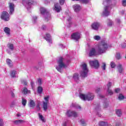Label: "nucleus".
Listing matches in <instances>:
<instances>
[{
    "label": "nucleus",
    "mask_w": 126,
    "mask_h": 126,
    "mask_svg": "<svg viewBox=\"0 0 126 126\" xmlns=\"http://www.w3.org/2000/svg\"><path fill=\"white\" fill-rule=\"evenodd\" d=\"M57 63L58 66H56V69H57L58 71L59 72H62V69L64 68L67 67L68 64L65 63V60L64 58L63 57H60L57 61Z\"/></svg>",
    "instance_id": "nucleus-1"
},
{
    "label": "nucleus",
    "mask_w": 126,
    "mask_h": 126,
    "mask_svg": "<svg viewBox=\"0 0 126 126\" xmlns=\"http://www.w3.org/2000/svg\"><path fill=\"white\" fill-rule=\"evenodd\" d=\"M108 49V45L104 41H101L97 45L96 51L99 55L105 54Z\"/></svg>",
    "instance_id": "nucleus-2"
},
{
    "label": "nucleus",
    "mask_w": 126,
    "mask_h": 126,
    "mask_svg": "<svg viewBox=\"0 0 126 126\" xmlns=\"http://www.w3.org/2000/svg\"><path fill=\"white\" fill-rule=\"evenodd\" d=\"M110 0H103V4L107 5L104 7V10L102 12V16H109L110 15V12L111 9H112V6L110 5Z\"/></svg>",
    "instance_id": "nucleus-3"
},
{
    "label": "nucleus",
    "mask_w": 126,
    "mask_h": 126,
    "mask_svg": "<svg viewBox=\"0 0 126 126\" xmlns=\"http://www.w3.org/2000/svg\"><path fill=\"white\" fill-rule=\"evenodd\" d=\"M41 14L44 17L45 21H49L51 20V14L47 9L44 7H41L40 9Z\"/></svg>",
    "instance_id": "nucleus-4"
},
{
    "label": "nucleus",
    "mask_w": 126,
    "mask_h": 126,
    "mask_svg": "<svg viewBox=\"0 0 126 126\" xmlns=\"http://www.w3.org/2000/svg\"><path fill=\"white\" fill-rule=\"evenodd\" d=\"M80 98L84 101H92L94 99V94L91 93H88L86 94H80Z\"/></svg>",
    "instance_id": "nucleus-5"
},
{
    "label": "nucleus",
    "mask_w": 126,
    "mask_h": 126,
    "mask_svg": "<svg viewBox=\"0 0 126 126\" xmlns=\"http://www.w3.org/2000/svg\"><path fill=\"white\" fill-rule=\"evenodd\" d=\"M82 67V71L80 72L81 76L85 78V77H87L88 75V68H87V65L86 63H83L81 65Z\"/></svg>",
    "instance_id": "nucleus-6"
},
{
    "label": "nucleus",
    "mask_w": 126,
    "mask_h": 126,
    "mask_svg": "<svg viewBox=\"0 0 126 126\" xmlns=\"http://www.w3.org/2000/svg\"><path fill=\"white\" fill-rule=\"evenodd\" d=\"M50 98V96L47 95L46 97H44V100L45 101H43V108L44 111L46 112L48 110V102H49V99Z\"/></svg>",
    "instance_id": "nucleus-7"
},
{
    "label": "nucleus",
    "mask_w": 126,
    "mask_h": 126,
    "mask_svg": "<svg viewBox=\"0 0 126 126\" xmlns=\"http://www.w3.org/2000/svg\"><path fill=\"white\" fill-rule=\"evenodd\" d=\"M36 3L35 0H28L26 1V7L27 9H29L32 5H33Z\"/></svg>",
    "instance_id": "nucleus-8"
},
{
    "label": "nucleus",
    "mask_w": 126,
    "mask_h": 126,
    "mask_svg": "<svg viewBox=\"0 0 126 126\" xmlns=\"http://www.w3.org/2000/svg\"><path fill=\"white\" fill-rule=\"evenodd\" d=\"M1 19L5 21H8L9 20V15L6 11H3L1 15Z\"/></svg>",
    "instance_id": "nucleus-9"
},
{
    "label": "nucleus",
    "mask_w": 126,
    "mask_h": 126,
    "mask_svg": "<svg viewBox=\"0 0 126 126\" xmlns=\"http://www.w3.org/2000/svg\"><path fill=\"white\" fill-rule=\"evenodd\" d=\"M66 115L67 117H74V118H76V117H77V113L71 110L67 111Z\"/></svg>",
    "instance_id": "nucleus-10"
},
{
    "label": "nucleus",
    "mask_w": 126,
    "mask_h": 126,
    "mask_svg": "<svg viewBox=\"0 0 126 126\" xmlns=\"http://www.w3.org/2000/svg\"><path fill=\"white\" fill-rule=\"evenodd\" d=\"M71 37L73 40L78 41L80 39V33L78 32H74L71 34Z\"/></svg>",
    "instance_id": "nucleus-11"
},
{
    "label": "nucleus",
    "mask_w": 126,
    "mask_h": 126,
    "mask_svg": "<svg viewBox=\"0 0 126 126\" xmlns=\"http://www.w3.org/2000/svg\"><path fill=\"white\" fill-rule=\"evenodd\" d=\"M90 64L94 68H98L99 66V62L97 60L90 61Z\"/></svg>",
    "instance_id": "nucleus-12"
},
{
    "label": "nucleus",
    "mask_w": 126,
    "mask_h": 126,
    "mask_svg": "<svg viewBox=\"0 0 126 126\" xmlns=\"http://www.w3.org/2000/svg\"><path fill=\"white\" fill-rule=\"evenodd\" d=\"M9 14H10V15L13 14V12H14V4H13V3H9Z\"/></svg>",
    "instance_id": "nucleus-13"
},
{
    "label": "nucleus",
    "mask_w": 126,
    "mask_h": 126,
    "mask_svg": "<svg viewBox=\"0 0 126 126\" xmlns=\"http://www.w3.org/2000/svg\"><path fill=\"white\" fill-rule=\"evenodd\" d=\"M44 39L48 42L49 44H52L53 43L52 41V36L50 34L46 33L44 36Z\"/></svg>",
    "instance_id": "nucleus-14"
},
{
    "label": "nucleus",
    "mask_w": 126,
    "mask_h": 126,
    "mask_svg": "<svg viewBox=\"0 0 126 126\" xmlns=\"http://www.w3.org/2000/svg\"><path fill=\"white\" fill-rule=\"evenodd\" d=\"M54 9L57 12H60V11L62 10V7L61 6V5H60V4H59V3H56L54 4Z\"/></svg>",
    "instance_id": "nucleus-15"
},
{
    "label": "nucleus",
    "mask_w": 126,
    "mask_h": 126,
    "mask_svg": "<svg viewBox=\"0 0 126 126\" xmlns=\"http://www.w3.org/2000/svg\"><path fill=\"white\" fill-rule=\"evenodd\" d=\"M73 8L75 12H78L81 9V6L79 4H74L73 5Z\"/></svg>",
    "instance_id": "nucleus-16"
},
{
    "label": "nucleus",
    "mask_w": 126,
    "mask_h": 126,
    "mask_svg": "<svg viewBox=\"0 0 126 126\" xmlns=\"http://www.w3.org/2000/svg\"><path fill=\"white\" fill-rule=\"evenodd\" d=\"M100 27V24L99 23H94L92 25V28L94 30H98Z\"/></svg>",
    "instance_id": "nucleus-17"
},
{
    "label": "nucleus",
    "mask_w": 126,
    "mask_h": 126,
    "mask_svg": "<svg viewBox=\"0 0 126 126\" xmlns=\"http://www.w3.org/2000/svg\"><path fill=\"white\" fill-rule=\"evenodd\" d=\"M4 32L5 33L7 37H9V36H10V29H9V28L5 27L4 29Z\"/></svg>",
    "instance_id": "nucleus-18"
},
{
    "label": "nucleus",
    "mask_w": 126,
    "mask_h": 126,
    "mask_svg": "<svg viewBox=\"0 0 126 126\" xmlns=\"http://www.w3.org/2000/svg\"><path fill=\"white\" fill-rule=\"evenodd\" d=\"M117 69L119 73H123V71H124V68H123V66L122 64L119 63L117 65Z\"/></svg>",
    "instance_id": "nucleus-19"
},
{
    "label": "nucleus",
    "mask_w": 126,
    "mask_h": 126,
    "mask_svg": "<svg viewBox=\"0 0 126 126\" xmlns=\"http://www.w3.org/2000/svg\"><path fill=\"white\" fill-rule=\"evenodd\" d=\"M96 55V50L94 48H92L89 53L90 57H92V56H95Z\"/></svg>",
    "instance_id": "nucleus-20"
},
{
    "label": "nucleus",
    "mask_w": 126,
    "mask_h": 126,
    "mask_svg": "<svg viewBox=\"0 0 126 126\" xmlns=\"http://www.w3.org/2000/svg\"><path fill=\"white\" fill-rule=\"evenodd\" d=\"M71 108H75V109L81 110V107L79 106L78 104L76 103H72V105L70 106Z\"/></svg>",
    "instance_id": "nucleus-21"
},
{
    "label": "nucleus",
    "mask_w": 126,
    "mask_h": 126,
    "mask_svg": "<svg viewBox=\"0 0 126 126\" xmlns=\"http://www.w3.org/2000/svg\"><path fill=\"white\" fill-rule=\"evenodd\" d=\"M16 74H17V71H16L12 70L10 71V76L11 77H13V78L16 77Z\"/></svg>",
    "instance_id": "nucleus-22"
},
{
    "label": "nucleus",
    "mask_w": 126,
    "mask_h": 126,
    "mask_svg": "<svg viewBox=\"0 0 126 126\" xmlns=\"http://www.w3.org/2000/svg\"><path fill=\"white\" fill-rule=\"evenodd\" d=\"M107 24L108 27H112L113 25H114V22H113V21L110 19H108L107 20Z\"/></svg>",
    "instance_id": "nucleus-23"
},
{
    "label": "nucleus",
    "mask_w": 126,
    "mask_h": 126,
    "mask_svg": "<svg viewBox=\"0 0 126 126\" xmlns=\"http://www.w3.org/2000/svg\"><path fill=\"white\" fill-rule=\"evenodd\" d=\"M23 89V93H24L25 95H26L27 94H30L31 93L30 90H28L26 88H24Z\"/></svg>",
    "instance_id": "nucleus-24"
},
{
    "label": "nucleus",
    "mask_w": 126,
    "mask_h": 126,
    "mask_svg": "<svg viewBox=\"0 0 126 126\" xmlns=\"http://www.w3.org/2000/svg\"><path fill=\"white\" fill-rule=\"evenodd\" d=\"M73 79L77 82V81L79 80V75L78 74L75 73L73 76Z\"/></svg>",
    "instance_id": "nucleus-25"
},
{
    "label": "nucleus",
    "mask_w": 126,
    "mask_h": 126,
    "mask_svg": "<svg viewBox=\"0 0 126 126\" xmlns=\"http://www.w3.org/2000/svg\"><path fill=\"white\" fill-rule=\"evenodd\" d=\"M38 117L39 120H40V121H41L43 123H45V122H46L44 116H43V115H42L40 113H38Z\"/></svg>",
    "instance_id": "nucleus-26"
},
{
    "label": "nucleus",
    "mask_w": 126,
    "mask_h": 126,
    "mask_svg": "<svg viewBox=\"0 0 126 126\" xmlns=\"http://www.w3.org/2000/svg\"><path fill=\"white\" fill-rule=\"evenodd\" d=\"M24 121L23 120H17L13 122L15 125H20V124H22V123H24Z\"/></svg>",
    "instance_id": "nucleus-27"
},
{
    "label": "nucleus",
    "mask_w": 126,
    "mask_h": 126,
    "mask_svg": "<svg viewBox=\"0 0 126 126\" xmlns=\"http://www.w3.org/2000/svg\"><path fill=\"white\" fill-rule=\"evenodd\" d=\"M29 106L31 108H34L35 107V102L32 100H31L29 103Z\"/></svg>",
    "instance_id": "nucleus-28"
},
{
    "label": "nucleus",
    "mask_w": 126,
    "mask_h": 126,
    "mask_svg": "<svg viewBox=\"0 0 126 126\" xmlns=\"http://www.w3.org/2000/svg\"><path fill=\"white\" fill-rule=\"evenodd\" d=\"M7 64L10 66V67H11L13 64H12V62L10 59H7L6 60Z\"/></svg>",
    "instance_id": "nucleus-29"
},
{
    "label": "nucleus",
    "mask_w": 126,
    "mask_h": 126,
    "mask_svg": "<svg viewBox=\"0 0 126 126\" xmlns=\"http://www.w3.org/2000/svg\"><path fill=\"white\" fill-rule=\"evenodd\" d=\"M7 47L8 49H9L11 51H13L14 49V46H13V44H12L8 43L7 44Z\"/></svg>",
    "instance_id": "nucleus-30"
},
{
    "label": "nucleus",
    "mask_w": 126,
    "mask_h": 126,
    "mask_svg": "<svg viewBox=\"0 0 126 126\" xmlns=\"http://www.w3.org/2000/svg\"><path fill=\"white\" fill-rule=\"evenodd\" d=\"M116 114L118 117H121L123 114V112H122V110L118 109L116 110Z\"/></svg>",
    "instance_id": "nucleus-31"
},
{
    "label": "nucleus",
    "mask_w": 126,
    "mask_h": 126,
    "mask_svg": "<svg viewBox=\"0 0 126 126\" xmlns=\"http://www.w3.org/2000/svg\"><path fill=\"white\" fill-rule=\"evenodd\" d=\"M37 92L38 94H42L43 92V88L41 86H39L37 88Z\"/></svg>",
    "instance_id": "nucleus-32"
},
{
    "label": "nucleus",
    "mask_w": 126,
    "mask_h": 126,
    "mask_svg": "<svg viewBox=\"0 0 126 126\" xmlns=\"http://www.w3.org/2000/svg\"><path fill=\"white\" fill-rule=\"evenodd\" d=\"M76 0V1H80L81 2H83V3H88L89 2V0Z\"/></svg>",
    "instance_id": "nucleus-33"
},
{
    "label": "nucleus",
    "mask_w": 126,
    "mask_h": 126,
    "mask_svg": "<svg viewBox=\"0 0 126 126\" xmlns=\"http://www.w3.org/2000/svg\"><path fill=\"white\" fill-rule=\"evenodd\" d=\"M22 104L24 106H26V104H27V100L24 98H22Z\"/></svg>",
    "instance_id": "nucleus-34"
},
{
    "label": "nucleus",
    "mask_w": 126,
    "mask_h": 126,
    "mask_svg": "<svg viewBox=\"0 0 126 126\" xmlns=\"http://www.w3.org/2000/svg\"><path fill=\"white\" fill-rule=\"evenodd\" d=\"M99 126H108V123L101 122L99 123Z\"/></svg>",
    "instance_id": "nucleus-35"
},
{
    "label": "nucleus",
    "mask_w": 126,
    "mask_h": 126,
    "mask_svg": "<svg viewBox=\"0 0 126 126\" xmlns=\"http://www.w3.org/2000/svg\"><path fill=\"white\" fill-rule=\"evenodd\" d=\"M107 92L109 95H110V96L113 95V94H114V92H113V91H112V90L110 89H107Z\"/></svg>",
    "instance_id": "nucleus-36"
},
{
    "label": "nucleus",
    "mask_w": 126,
    "mask_h": 126,
    "mask_svg": "<svg viewBox=\"0 0 126 126\" xmlns=\"http://www.w3.org/2000/svg\"><path fill=\"white\" fill-rule=\"evenodd\" d=\"M94 40H96V41H99V40H100L101 39V37H100V36L95 35V36H94Z\"/></svg>",
    "instance_id": "nucleus-37"
},
{
    "label": "nucleus",
    "mask_w": 126,
    "mask_h": 126,
    "mask_svg": "<svg viewBox=\"0 0 126 126\" xmlns=\"http://www.w3.org/2000/svg\"><path fill=\"white\" fill-rule=\"evenodd\" d=\"M102 70H106V63H103L102 65L101 66Z\"/></svg>",
    "instance_id": "nucleus-38"
},
{
    "label": "nucleus",
    "mask_w": 126,
    "mask_h": 126,
    "mask_svg": "<svg viewBox=\"0 0 126 126\" xmlns=\"http://www.w3.org/2000/svg\"><path fill=\"white\" fill-rule=\"evenodd\" d=\"M121 54L119 53H116V58L117 60H121Z\"/></svg>",
    "instance_id": "nucleus-39"
},
{
    "label": "nucleus",
    "mask_w": 126,
    "mask_h": 126,
    "mask_svg": "<svg viewBox=\"0 0 126 126\" xmlns=\"http://www.w3.org/2000/svg\"><path fill=\"white\" fill-rule=\"evenodd\" d=\"M110 65L112 68H115L116 67V63L113 62L111 63Z\"/></svg>",
    "instance_id": "nucleus-40"
},
{
    "label": "nucleus",
    "mask_w": 126,
    "mask_h": 126,
    "mask_svg": "<svg viewBox=\"0 0 126 126\" xmlns=\"http://www.w3.org/2000/svg\"><path fill=\"white\" fill-rule=\"evenodd\" d=\"M65 0H59V3L61 5H63L64 4V2Z\"/></svg>",
    "instance_id": "nucleus-41"
},
{
    "label": "nucleus",
    "mask_w": 126,
    "mask_h": 126,
    "mask_svg": "<svg viewBox=\"0 0 126 126\" xmlns=\"http://www.w3.org/2000/svg\"><path fill=\"white\" fill-rule=\"evenodd\" d=\"M36 21H37V16H33L32 17V22L33 23H36Z\"/></svg>",
    "instance_id": "nucleus-42"
},
{
    "label": "nucleus",
    "mask_w": 126,
    "mask_h": 126,
    "mask_svg": "<svg viewBox=\"0 0 126 126\" xmlns=\"http://www.w3.org/2000/svg\"><path fill=\"white\" fill-rule=\"evenodd\" d=\"M111 86H112V82H109L107 84V89H110V88H111Z\"/></svg>",
    "instance_id": "nucleus-43"
},
{
    "label": "nucleus",
    "mask_w": 126,
    "mask_h": 126,
    "mask_svg": "<svg viewBox=\"0 0 126 126\" xmlns=\"http://www.w3.org/2000/svg\"><path fill=\"white\" fill-rule=\"evenodd\" d=\"M124 95H123V94H119V95L118 96V99L119 100H123L124 99Z\"/></svg>",
    "instance_id": "nucleus-44"
},
{
    "label": "nucleus",
    "mask_w": 126,
    "mask_h": 126,
    "mask_svg": "<svg viewBox=\"0 0 126 126\" xmlns=\"http://www.w3.org/2000/svg\"><path fill=\"white\" fill-rule=\"evenodd\" d=\"M67 21H68V24H71V17L69 16L68 18H67Z\"/></svg>",
    "instance_id": "nucleus-45"
},
{
    "label": "nucleus",
    "mask_w": 126,
    "mask_h": 126,
    "mask_svg": "<svg viewBox=\"0 0 126 126\" xmlns=\"http://www.w3.org/2000/svg\"><path fill=\"white\" fill-rule=\"evenodd\" d=\"M38 81V86H41V85L42 84V79H41L40 78L38 79L37 80Z\"/></svg>",
    "instance_id": "nucleus-46"
},
{
    "label": "nucleus",
    "mask_w": 126,
    "mask_h": 126,
    "mask_svg": "<svg viewBox=\"0 0 126 126\" xmlns=\"http://www.w3.org/2000/svg\"><path fill=\"white\" fill-rule=\"evenodd\" d=\"M122 5L123 6H126V0H122Z\"/></svg>",
    "instance_id": "nucleus-47"
},
{
    "label": "nucleus",
    "mask_w": 126,
    "mask_h": 126,
    "mask_svg": "<svg viewBox=\"0 0 126 126\" xmlns=\"http://www.w3.org/2000/svg\"><path fill=\"white\" fill-rule=\"evenodd\" d=\"M3 120L2 119H0V126H3Z\"/></svg>",
    "instance_id": "nucleus-48"
},
{
    "label": "nucleus",
    "mask_w": 126,
    "mask_h": 126,
    "mask_svg": "<svg viewBox=\"0 0 126 126\" xmlns=\"http://www.w3.org/2000/svg\"><path fill=\"white\" fill-rule=\"evenodd\" d=\"M31 84L32 86V88H34V87H35V84L34 83V82H33L32 81H31Z\"/></svg>",
    "instance_id": "nucleus-49"
},
{
    "label": "nucleus",
    "mask_w": 126,
    "mask_h": 126,
    "mask_svg": "<svg viewBox=\"0 0 126 126\" xmlns=\"http://www.w3.org/2000/svg\"><path fill=\"white\" fill-rule=\"evenodd\" d=\"M36 108H37V111H40V110H41V108L40 107V104L39 103H38L36 105Z\"/></svg>",
    "instance_id": "nucleus-50"
},
{
    "label": "nucleus",
    "mask_w": 126,
    "mask_h": 126,
    "mask_svg": "<svg viewBox=\"0 0 126 126\" xmlns=\"http://www.w3.org/2000/svg\"><path fill=\"white\" fill-rule=\"evenodd\" d=\"M22 83L24 84V85H27V81L26 80H23L22 81Z\"/></svg>",
    "instance_id": "nucleus-51"
},
{
    "label": "nucleus",
    "mask_w": 126,
    "mask_h": 126,
    "mask_svg": "<svg viewBox=\"0 0 126 126\" xmlns=\"http://www.w3.org/2000/svg\"><path fill=\"white\" fill-rule=\"evenodd\" d=\"M120 91V90L119 88H117L115 90V93H119Z\"/></svg>",
    "instance_id": "nucleus-52"
},
{
    "label": "nucleus",
    "mask_w": 126,
    "mask_h": 126,
    "mask_svg": "<svg viewBox=\"0 0 126 126\" xmlns=\"http://www.w3.org/2000/svg\"><path fill=\"white\" fill-rule=\"evenodd\" d=\"M80 123L82 124V125H85V121H84L83 119L80 120Z\"/></svg>",
    "instance_id": "nucleus-53"
},
{
    "label": "nucleus",
    "mask_w": 126,
    "mask_h": 126,
    "mask_svg": "<svg viewBox=\"0 0 126 126\" xmlns=\"http://www.w3.org/2000/svg\"><path fill=\"white\" fill-rule=\"evenodd\" d=\"M46 28H47V26H46L45 25H43L42 27V30H46Z\"/></svg>",
    "instance_id": "nucleus-54"
},
{
    "label": "nucleus",
    "mask_w": 126,
    "mask_h": 126,
    "mask_svg": "<svg viewBox=\"0 0 126 126\" xmlns=\"http://www.w3.org/2000/svg\"><path fill=\"white\" fill-rule=\"evenodd\" d=\"M122 48H126V43H124L122 45Z\"/></svg>",
    "instance_id": "nucleus-55"
},
{
    "label": "nucleus",
    "mask_w": 126,
    "mask_h": 126,
    "mask_svg": "<svg viewBox=\"0 0 126 126\" xmlns=\"http://www.w3.org/2000/svg\"><path fill=\"white\" fill-rule=\"evenodd\" d=\"M109 104L108 103H104V108H108Z\"/></svg>",
    "instance_id": "nucleus-56"
},
{
    "label": "nucleus",
    "mask_w": 126,
    "mask_h": 126,
    "mask_svg": "<svg viewBox=\"0 0 126 126\" xmlns=\"http://www.w3.org/2000/svg\"><path fill=\"white\" fill-rule=\"evenodd\" d=\"M116 21L117 23H121V20L119 19H116Z\"/></svg>",
    "instance_id": "nucleus-57"
},
{
    "label": "nucleus",
    "mask_w": 126,
    "mask_h": 126,
    "mask_svg": "<svg viewBox=\"0 0 126 126\" xmlns=\"http://www.w3.org/2000/svg\"><path fill=\"white\" fill-rule=\"evenodd\" d=\"M100 90H101V89L98 88V89H97L95 90V92H96V93H98V92H100Z\"/></svg>",
    "instance_id": "nucleus-58"
},
{
    "label": "nucleus",
    "mask_w": 126,
    "mask_h": 126,
    "mask_svg": "<svg viewBox=\"0 0 126 126\" xmlns=\"http://www.w3.org/2000/svg\"><path fill=\"white\" fill-rule=\"evenodd\" d=\"M44 3H45V4H48V3H50V1H49V0H45L44 1Z\"/></svg>",
    "instance_id": "nucleus-59"
},
{
    "label": "nucleus",
    "mask_w": 126,
    "mask_h": 126,
    "mask_svg": "<svg viewBox=\"0 0 126 126\" xmlns=\"http://www.w3.org/2000/svg\"><path fill=\"white\" fill-rule=\"evenodd\" d=\"M98 97L99 98V99H101V98H104V95H102V94H99Z\"/></svg>",
    "instance_id": "nucleus-60"
},
{
    "label": "nucleus",
    "mask_w": 126,
    "mask_h": 126,
    "mask_svg": "<svg viewBox=\"0 0 126 126\" xmlns=\"http://www.w3.org/2000/svg\"><path fill=\"white\" fill-rule=\"evenodd\" d=\"M7 53H8V54H9V55H11V52H10V51H9V50H7Z\"/></svg>",
    "instance_id": "nucleus-61"
},
{
    "label": "nucleus",
    "mask_w": 126,
    "mask_h": 126,
    "mask_svg": "<svg viewBox=\"0 0 126 126\" xmlns=\"http://www.w3.org/2000/svg\"><path fill=\"white\" fill-rule=\"evenodd\" d=\"M100 108L99 106H98L97 107H96L95 109L96 110V111L99 109V108Z\"/></svg>",
    "instance_id": "nucleus-62"
},
{
    "label": "nucleus",
    "mask_w": 126,
    "mask_h": 126,
    "mask_svg": "<svg viewBox=\"0 0 126 126\" xmlns=\"http://www.w3.org/2000/svg\"><path fill=\"white\" fill-rule=\"evenodd\" d=\"M11 95H12V97H14V94L13 93H12Z\"/></svg>",
    "instance_id": "nucleus-63"
},
{
    "label": "nucleus",
    "mask_w": 126,
    "mask_h": 126,
    "mask_svg": "<svg viewBox=\"0 0 126 126\" xmlns=\"http://www.w3.org/2000/svg\"><path fill=\"white\" fill-rule=\"evenodd\" d=\"M63 126H66V123L65 122L63 125Z\"/></svg>",
    "instance_id": "nucleus-64"
}]
</instances>
